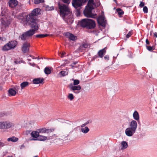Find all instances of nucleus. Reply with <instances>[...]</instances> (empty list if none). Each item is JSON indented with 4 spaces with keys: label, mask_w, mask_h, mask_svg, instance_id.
I'll use <instances>...</instances> for the list:
<instances>
[{
    "label": "nucleus",
    "mask_w": 157,
    "mask_h": 157,
    "mask_svg": "<svg viewBox=\"0 0 157 157\" xmlns=\"http://www.w3.org/2000/svg\"><path fill=\"white\" fill-rule=\"evenodd\" d=\"M91 121L90 120H89L86 122V123H87V124H89L90 123H91Z\"/></svg>",
    "instance_id": "56"
},
{
    "label": "nucleus",
    "mask_w": 157,
    "mask_h": 157,
    "mask_svg": "<svg viewBox=\"0 0 157 157\" xmlns=\"http://www.w3.org/2000/svg\"><path fill=\"white\" fill-rule=\"evenodd\" d=\"M40 9L36 8L34 9L31 13L29 14V17L31 18V19L34 22L37 23V21L36 16L40 14Z\"/></svg>",
    "instance_id": "4"
},
{
    "label": "nucleus",
    "mask_w": 157,
    "mask_h": 157,
    "mask_svg": "<svg viewBox=\"0 0 157 157\" xmlns=\"http://www.w3.org/2000/svg\"><path fill=\"white\" fill-rule=\"evenodd\" d=\"M39 134L37 131H34L31 133V136L33 137L32 139H37L39 136Z\"/></svg>",
    "instance_id": "20"
},
{
    "label": "nucleus",
    "mask_w": 157,
    "mask_h": 157,
    "mask_svg": "<svg viewBox=\"0 0 157 157\" xmlns=\"http://www.w3.org/2000/svg\"><path fill=\"white\" fill-rule=\"evenodd\" d=\"M104 17L102 16H100L97 19L98 24L104 27L105 26Z\"/></svg>",
    "instance_id": "12"
},
{
    "label": "nucleus",
    "mask_w": 157,
    "mask_h": 157,
    "mask_svg": "<svg viewBox=\"0 0 157 157\" xmlns=\"http://www.w3.org/2000/svg\"><path fill=\"white\" fill-rule=\"evenodd\" d=\"M17 42L16 41H11L9 42L10 45L11 49H14L17 45Z\"/></svg>",
    "instance_id": "22"
},
{
    "label": "nucleus",
    "mask_w": 157,
    "mask_h": 157,
    "mask_svg": "<svg viewBox=\"0 0 157 157\" xmlns=\"http://www.w3.org/2000/svg\"><path fill=\"white\" fill-rule=\"evenodd\" d=\"M44 2V0H34V3L36 4H38L40 3H42Z\"/></svg>",
    "instance_id": "41"
},
{
    "label": "nucleus",
    "mask_w": 157,
    "mask_h": 157,
    "mask_svg": "<svg viewBox=\"0 0 157 157\" xmlns=\"http://www.w3.org/2000/svg\"><path fill=\"white\" fill-rule=\"evenodd\" d=\"M87 0H81V3H82V2L83 3H86Z\"/></svg>",
    "instance_id": "55"
},
{
    "label": "nucleus",
    "mask_w": 157,
    "mask_h": 157,
    "mask_svg": "<svg viewBox=\"0 0 157 157\" xmlns=\"http://www.w3.org/2000/svg\"><path fill=\"white\" fill-rule=\"evenodd\" d=\"M73 126L72 124H66L65 126V130L66 132L69 133L67 135V136H68L73 131Z\"/></svg>",
    "instance_id": "8"
},
{
    "label": "nucleus",
    "mask_w": 157,
    "mask_h": 157,
    "mask_svg": "<svg viewBox=\"0 0 157 157\" xmlns=\"http://www.w3.org/2000/svg\"><path fill=\"white\" fill-rule=\"evenodd\" d=\"M154 36L157 38V33L155 32L154 34Z\"/></svg>",
    "instance_id": "57"
},
{
    "label": "nucleus",
    "mask_w": 157,
    "mask_h": 157,
    "mask_svg": "<svg viewBox=\"0 0 157 157\" xmlns=\"http://www.w3.org/2000/svg\"><path fill=\"white\" fill-rule=\"evenodd\" d=\"M30 84L27 81L24 82L20 84L21 89H23L25 87L28 86Z\"/></svg>",
    "instance_id": "26"
},
{
    "label": "nucleus",
    "mask_w": 157,
    "mask_h": 157,
    "mask_svg": "<svg viewBox=\"0 0 157 157\" xmlns=\"http://www.w3.org/2000/svg\"><path fill=\"white\" fill-rule=\"evenodd\" d=\"M44 81V79L43 78H37L33 80V82L34 84H38Z\"/></svg>",
    "instance_id": "21"
},
{
    "label": "nucleus",
    "mask_w": 157,
    "mask_h": 157,
    "mask_svg": "<svg viewBox=\"0 0 157 157\" xmlns=\"http://www.w3.org/2000/svg\"><path fill=\"white\" fill-rule=\"evenodd\" d=\"M6 142H3L1 141H0V147H3L6 145Z\"/></svg>",
    "instance_id": "46"
},
{
    "label": "nucleus",
    "mask_w": 157,
    "mask_h": 157,
    "mask_svg": "<svg viewBox=\"0 0 157 157\" xmlns=\"http://www.w3.org/2000/svg\"><path fill=\"white\" fill-rule=\"evenodd\" d=\"M1 20L2 24L5 27L8 26L10 24L9 21L6 19L4 20L3 18L1 19Z\"/></svg>",
    "instance_id": "24"
},
{
    "label": "nucleus",
    "mask_w": 157,
    "mask_h": 157,
    "mask_svg": "<svg viewBox=\"0 0 157 157\" xmlns=\"http://www.w3.org/2000/svg\"><path fill=\"white\" fill-rule=\"evenodd\" d=\"M90 131V129L89 128L86 126L84 128H81V132L83 133L86 134L87 133Z\"/></svg>",
    "instance_id": "31"
},
{
    "label": "nucleus",
    "mask_w": 157,
    "mask_h": 157,
    "mask_svg": "<svg viewBox=\"0 0 157 157\" xmlns=\"http://www.w3.org/2000/svg\"><path fill=\"white\" fill-rule=\"evenodd\" d=\"M85 125V126L87 125V124H87V123H86V122L84 124Z\"/></svg>",
    "instance_id": "64"
},
{
    "label": "nucleus",
    "mask_w": 157,
    "mask_h": 157,
    "mask_svg": "<svg viewBox=\"0 0 157 157\" xmlns=\"http://www.w3.org/2000/svg\"><path fill=\"white\" fill-rule=\"evenodd\" d=\"M72 5L76 10V14L77 16H79L80 15V9H78L82 6V3L81 0H72Z\"/></svg>",
    "instance_id": "5"
},
{
    "label": "nucleus",
    "mask_w": 157,
    "mask_h": 157,
    "mask_svg": "<svg viewBox=\"0 0 157 157\" xmlns=\"http://www.w3.org/2000/svg\"><path fill=\"white\" fill-rule=\"evenodd\" d=\"M104 58L105 60H108L109 59V55H107L104 57Z\"/></svg>",
    "instance_id": "50"
},
{
    "label": "nucleus",
    "mask_w": 157,
    "mask_h": 157,
    "mask_svg": "<svg viewBox=\"0 0 157 157\" xmlns=\"http://www.w3.org/2000/svg\"><path fill=\"white\" fill-rule=\"evenodd\" d=\"M72 80L73 81V85L74 86L78 85L79 83L80 82L78 80L74 79L73 78L72 79Z\"/></svg>",
    "instance_id": "35"
},
{
    "label": "nucleus",
    "mask_w": 157,
    "mask_h": 157,
    "mask_svg": "<svg viewBox=\"0 0 157 157\" xmlns=\"http://www.w3.org/2000/svg\"><path fill=\"white\" fill-rule=\"evenodd\" d=\"M24 147H25L24 145L23 144L21 146V149L22 148H24Z\"/></svg>",
    "instance_id": "61"
},
{
    "label": "nucleus",
    "mask_w": 157,
    "mask_h": 157,
    "mask_svg": "<svg viewBox=\"0 0 157 157\" xmlns=\"http://www.w3.org/2000/svg\"><path fill=\"white\" fill-rule=\"evenodd\" d=\"M133 117L135 120L137 121H139V114L137 111H134L133 114Z\"/></svg>",
    "instance_id": "23"
},
{
    "label": "nucleus",
    "mask_w": 157,
    "mask_h": 157,
    "mask_svg": "<svg viewBox=\"0 0 157 157\" xmlns=\"http://www.w3.org/2000/svg\"><path fill=\"white\" fill-rule=\"evenodd\" d=\"M144 5V3L143 2H141L139 5V6L140 7H143Z\"/></svg>",
    "instance_id": "49"
},
{
    "label": "nucleus",
    "mask_w": 157,
    "mask_h": 157,
    "mask_svg": "<svg viewBox=\"0 0 157 157\" xmlns=\"http://www.w3.org/2000/svg\"><path fill=\"white\" fill-rule=\"evenodd\" d=\"M31 132V131H29V130L27 131H26V133L27 134H28V133H30Z\"/></svg>",
    "instance_id": "59"
},
{
    "label": "nucleus",
    "mask_w": 157,
    "mask_h": 157,
    "mask_svg": "<svg viewBox=\"0 0 157 157\" xmlns=\"http://www.w3.org/2000/svg\"><path fill=\"white\" fill-rule=\"evenodd\" d=\"M130 128L136 131L137 126V122L135 120H132L130 124Z\"/></svg>",
    "instance_id": "17"
},
{
    "label": "nucleus",
    "mask_w": 157,
    "mask_h": 157,
    "mask_svg": "<svg viewBox=\"0 0 157 157\" xmlns=\"http://www.w3.org/2000/svg\"><path fill=\"white\" fill-rule=\"evenodd\" d=\"M30 46V44L27 42H25L23 44L21 50L24 53H25L29 52Z\"/></svg>",
    "instance_id": "10"
},
{
    "label": "nucleus",
    "mask_w": 157,
    "mask_h": 157,
    "mask_svg": "<svg viewBox=\"0 0 157 157\" xmlns=\"http://www.w3.org/2000/svg\"><path fill=\"white\" fill-rule=\"evenodd\" d=\"M98 56L97 55L95 56L92 58V60H94L95 59L98 58Z\"/></svg>",
    "instance_id": "53"
},
{
    "label": "nucleus",
    "mask_w": 157,
    "mask_h": 157,
    "mask_svg": "<svg viewBox=\"0 0 157 157\" xmlns=\"http://www.w3.org/2000/svg\"><path fill=\"white\" fill-rule=\"evenodd\" d=\"M143 11L144 13H146L148 12V9L147 6H145L143 9Z\"/></svg>",
    "instance_id": "45"
},
{
    "label": "nucleus",
    "mask_w": 157,
    "mask_h": 157,
    "mask_svg": "<svg viewBox=\"0 0 157 157\" xmlns=\"http://www.w3.org/2000/svg\"><path fill=\"white\" fill-rule=\"evenodd\" d=\"M146 48L147 49L150 51H152L154 49H153V47L151 46H146Z\"/></svg>",
    "instance_id": "47"
},
{
    "label": "nucleus",
    "mask_w": 157,
    "mask_h": 157,
    "mask_svg": "<svg viewBox=\"0 0 157 157\" xmlns=\"http://www.w3.org/2000/svg\"><path fill=\"white\" fill-rule=\"evenodd\" d=\"M51 68L49 67H46L44 70L45 73L47 75L51 74Z\"/></svg>",
    "instance_id": "30"
},
{
    "label": "nucleus",
    "mask_w": 157,
    "mask_h": 157,
    "mask_svg": "<svg viewBox=\"0 0 157 157\" xmlns=\"http://www.w3.org/2000/svg\"><path fill=\"white\" fill-rule=\"evenodd\" d=\"M4 121L0 122V129H5Z\"/></svg>",
    "instance_id": "38"
},
{
    "label": "nucleus",
    "mask_w": 157,
    "mask_h": 157,
    "mask_svg": "<svg viewBox=\"0 0 157 157\" xmlns=\"http://www.w3.org/2000/svg\"><path fill=\"white\" fill-rule=\"evenodd\" d=\"M68 87L71 90H72L74 91L75 93H78L79 92H75V90L79 91L81 89V87L80 85L78 86H74L71 83L68 86Z\"/></svg>",
    "instance_id": "11"
},
{
    "label": "nucleus",
    "mask_w": 157,
    "mask_h": 157,
    "mask_svg": "<svg viewBox=\"0 0 157 157\" xmlns=\"http://www.w3.org/2000/svg\"><path fill=\"white\" fill-rule=\"evenodd\" d=\"M45 7L46 9V10L48 11H51L53 10L54 9V7L53 6L50 7L48 5H45L44 6Z\"/></svg>",
    "instance_id": "32"
},
{
    "label": "nucleus",
    "mask_w": 157,
    "mask_h": 157,
    "mask_svg": "<svg viewBox=\"0 0 157 157\" xmlns=\"http://www.w3.org/2000/svg\"><path fill=\"white\" fill-rule=\"evenodd\" d=\"M85 125L84 124H82L81 125V127H82V128H84L85 127Z\"/></svg>",
    "instance_id": "58"
},
{
    "label": "nucleus",
    "mask_w": 157,
    "mask_h": 157,
    "mask_svg": "<svg viewBox=\"0 0 157 157\" xmlns=\"http://www.w3.org/2000/svg\"><path fill=\"white\" fill-rule=\"evenodd\" d=\"M10 46V45L9 42L5 44L3 47L2 49L4 51H8L11 49Z\"/></svg>",
    "instance_id": "27"
},
{
    "label": "nucleus",
    "mask_w": 157,
    "mask_h": 157,
    "mask_svg": "<svg viewBox=\"0 0 157 157\" xmlns=\"http://www.w3.org/2000/svg\"><path fill=\"white\" fill-rule=\"evenodd\" d=\"M94 8L89 7L86 6L83 11V13L85 16L88 17L95 18L96 14L92 13V10Z\"/></svg>",
    "instance_id": "6"
},
{
    "label": "nucleus",
    "mask_w": 157,
    "mask_h": 157,
    "mask_svg": "<svg viewBox=\"0 0 157 157\" xmlns=\"http://www.w3.org/2000/svg\"><path fill=\"white\" fill-rule=\"evenodd\" d=\"M18 18L19 19L21 22L24 25L28 24L32 28V29L24 32L20 35L19 38L21 40L25 41L31 37L35 33V31L38 29V25L37 23L33 21L31 19V18L29 17V15H27L25 13H22L19 14Z\"/></svg>",
    "instance_id": "1"
},
{
    "label": "nucleus",
    "mask_w": 157,
    "mask_h": 157,
    "mask_svg": "<svg viewBox=\"0 0 157 157\" xmlns=\"http://www.w3.org/2000/svg\"><path fill=\"white\" fill-rule=\"evenodd\" d=\"M132 34V31H130L126 36L127 38H129Z\"/></svg>",
    "instance_id": "44"
},
{
    "label": "nucleus",
    "mask_w": 157,
    "mask_h": 157,
    "mask_svg": "<svg viewBox=\"0 0 157 157\" xmlns=\"http://www.w3.org/2000/svg\"><path fill=\"white\" fill-rule=\"evenodd\" d=\"M19 63V62L17 61H14V63L15 64H17V63Z\"/></svg>",
    "instance_id": "60"
},
{
    "label": "nucleus",
    "mask_w": 157,
    "mask_h": 157,
    "mask_svg": "<svg viewBox=\"0 0 157 157\" xmlns=\"http://www.w3.org/2000/svg\"><path fill=\"white\" fill-rule=\"evenodd\" d=\"M89 47L90 46L87 43H84L79 47V49L80 50H82Z\"/></svg>",
    "instance_id": "25"
},
{
    "label": "nucleus",
    "mask_w": 157,
    "mask_h": 157,
    "mask_svg": "<svg viewBox=\"0 0 157 157\" xmlns=\"http://www.w3.org/2000/svg\"><path fill=\"white\" fill-rule=\"evenodd\" d=\"M57 136L56 134H54L52 136H50L47 138V137L43 136L40 135L38 136L37 139H30L31 140H40L41 141H44L47 140L52 139H55Z\"/></svg>",
    "instance_id": "7"
},
{
    "label": "nucleus",
    "mask_w": 157,
    "mask_h": 157,
    "mask_svg": "<svg viewBox=\"0 0 157 157\" xmlns=\"http://www.w3.org/2000/svg\"><path fill=\"white\" fill-rule=\"evenodd\" d=\"M117 11L120 15H121L124 13V12L120 8H118L117 9Z\"/></svg>",
    "instance_id": "37"
},
{
    "label": "nucleus",
    "mask_w": 157,
    "mask_h": 157,
    "mask_svg": "<svg viewBox=\"0 0 157 157\" xmlns=\"http://www.w3.org/2000/svg\"><path fill=\"white\" fill-rule=\"evenodd\" d=\"M63 18L68 25H71L73 22L74 18L72 17L71 13L70 15H67Z\"/></svg>",
    "instance_id": "9"
},
{
    "label": "nucleus",
    "mask_w": 157,
    "mask_h": 157,
    "mask_svg": "<svg viewBox=\"0 0 157 157\" xmlns=\"http://www.w3.org/2000/svg\"><path fill=\"white\" fill-rule=\"evenodd\" d=\"M66 54L65 52H60L59 53V56L61 57H63L64 56V55Z\"/></svg>",
    "instance_id": "48"
},
{
    "label": "nucleus",
    "mask_w": 157,
    "mask_h": 157,
    "mask_svg": "<svg viewBox=\"0 0 157 157\" xmlns=\"http://www.w3.org/2000/svg\"><path fill=\"white\" fill-rule=\"evenodd\" d=\"M5 115V113L2 112H0V117H2Z\"/></svg>",
    "instance_id": "52"
},
{
    "label": "nucleus",
    "mask_w": 157,
    "mask_h": 157,
    "mask_svg": "<svg viewBox=\"0 0 157 157\" xmlns=\"http://www.w3.org/2000/svg\"><path fill=\"white\" fill-rule=\"evenodd\" d=\"M49 35L47 34H38L35 35L36 37L37 38H44L46 36H48Z\"/></svg>",
    "instance_id": "33"
},
{
    "label": "nucleus",
    "mask_w": 157,
    "mask_h": 157,
    "mask_svg": "<svg viewBox=\"0 0 157 157\" xmlns=\"http://www.w3.org/2000/svg\"><path fill=\"white\" fill-rule=\"evenodd\" d=\"M146 43L147 44H149V40L147 39L146 40Z\"/></svg>",
    "instance_id": "54"
},
{
    "label": "nucleus",
    "mask_w": 157,
    "mask_h": 157,
    "mask_svg": "<svg viewBox=\"0 0 157 157\" xmlns=\"http://www.w3.org/2000/svg\"><path fill=\"white\" fill-rule=\"evenodd\" d=\"M58 7L59 10L60 15L62 18L71 14L70 10L67 5L58 3Z\"/></svg>",
    "instance_id": "3"
},
{
    "label": "nucleus",
    "mask_w": 157,
    "mask_h": 157,
    "mask_svg": "<svg viewBox=\"0 0 157 157\" xmlns=\"http://www.w3.org/2000/svg\"><path fill=\"white\" fill-rule=\"evenodd\" d=\"M121 144L122 145V147L124 149L128 147V144L126 142L123 141L122 142Z\"/></svg>",
    "instance_id": "34"
},
{
    "label": "nucleus",
    "mask_w": 157,
    "mask_h": 157,
    "mask_svg": "<svg viewBox=\"0 0 157 157\" xmlns=\"http://www.w3.org/2000/svg\"><path fill=\"white\" fill-rule=\"evenodd\" d=\"M65 36L69 39L72 40H75L77 39V37L73 34L69 32L65 33Z\"/></svg>",
    "instance_id": "16"
},
{
    "label": "nucleus",
    "mask_w": 157,
    "mask_h": 157,
    "mask_svg": "<svg viewBox=\"0 0 157 157\" xmlns=\"http://www.w3.org/2000/svg\"><path fill=\"white\" fill-rule=\"evenodd\" d=\"M5 129H8L13 128L15 125L12 122L9 121H4Z\"/></svg>",
    "instance_id": "13"
},
{
    "label": "nucleus",
    "mask_w": 157,
    "mask_h": 157,
    "mask_svg": "<svg viewBox=\"0 0 157 157\" xmlns=\"http://www.w3.org/2000/svg\"><path fill=\"white\" fill-rule=\"evenodd\" d=\"M85 125V126L87 125V124H87V123H86V122L84 124Z\"/></svg>",
    "instance_id": "63"
},
{
    "label": "nucleus",
    "mask_w": 157,
    "mask_h": 157,
    "mask_svg": "<svg viewBox=\"0 0 157 157\" xmlns=\"http://www.w3.org/2000/svg\"><path fill=\"white\" fill-rule=\"evenodd\" d=\"M79 24L81 27L86 28L87 29H93L96 26L94 21L89 19H82Z\"/></svg>",
    "instance_id": "2"
},
{
    "label": "nucleus",
    "mask_w": 157,
    "mask_h": 157,
    "mask_svg": "<svg viewBox=\"0 0 157 157\" xmlns=\"http://www.w3.org/2000/svg\"><path fill=\"white\" fill-rule=\"evenodd\" d=\"M130 127L127 128L125 130V133L126 135L128 136H131L133 135L136 131L131 129Z\"/></svg>",
    "instance_id": "14"
},
{
    "label": "nucleus",
    "mask_w": 157,
    "mask_h": 157,
    "mask_svg": "<svg viewBox=\"0 0 157 157\" xmlns=\"http://www.w3.org/2000/svg\"><path fill=\"white\" fill-rule=\"evenodd\" d=\"M8 92L9 95L10 96H14L16 93V91L12 89H10L8 90Z\"/></svg>",
    "instance_id": "29"
},
{
    "label": "nucleus",
    "mask_w": 157,
    "mask_h": 157,
    "mask_svg": "<svg viewBox=\"0 0 157 157\" xmlns=\"http://www.w3.org/2000/svg\"><path fill=\"white\" fill-rule=\"evenodd\" d=\"M106 52V48H105L99 51L98 54L99 57L102 58Z\"/></svg>",
    "instance_id": "19"
},
{
    "label": "nucleus",
    "mask_w": 157,
    "mask_h": 157,
    "mask_svg": "<svg viewBox=\"0 0 157 157\" xmlns=\"http://www.w3.org/2000/svg\"><path fill=\"white\" fill-rule=\"evenodd\" d=\"M18 3L16 0H10L9 2V6L12 8L15 7L17 5Z\"/></svg>",
    "instance_id": "18"
},
{
    "label": "nucleus",
    "mask_w": 157,
    "mask_h": 157,
    "mask_svg": "<svg viewBox=\"0 0 157 157\" xmlns=\"http://www.w3.org/2000/svg\"><path fill=\"white\" fill-rule=\"evenodd\" d=\"M85 125V126L87 125V124H87V123H86V122L84 124Z\"/></svg>",
    "instance_id": "62"
},
{
    "label": "nucleus",
    "mask_w": 157,
    "mask_h": 157,
    "mask_svg": "<svg viewBox=\"0 0 157 157\" xmlns=\"http://www.w3.org/2000/svg\"><path fill=\"white\" fill-rule=\"evenodd\" d=\"M59 74H60L62 76H64L67 75L68 72L67 71H61L59 72Z\"/></svg>",
    "instance_id": "39"
},
{
    "label": "nucleus",
    "mask_w": 157,
    "mask_h": 157,
    "mask_svg": "<svg viewBox=\"0 0 157 157\" xmlns=\"http://www.w3.org/2000/svg\"><path fill=\"white\" fill-rule=\"evenodd\" d=\"M77 61H74L72 64H71L70 66L71 67V68L74 69L75 68H77L78 67V66H75L77 63Z\"/></svg>",
    "instance_id": "36"
},
{
    "label": "nucleus",
    "mask_w": 157,
    "mask_h": 157,
    "mask_svg": "<svg viewBox=\"0 0 157 157\" xmlns=\"http://www.w3.org/2000/svg\"><path fill=\"white\" fill-rule=\"evenodd\" d=\"M100 3L99 2H97V4H95L94 2V0H89L87 5V7H91L94 8L93 5H94L95 6L98 7L100 6Z\"/></svg>",
    "instance_id": "15"
},
{
    "label": "nucleus",
    "mask_w": 157,
    "mask_h": 157,
    "mask_svg": "<svg viewBox=\"0 0 157 157\" xmlns=\"http://www.w3.org/2000/svg\"><path fill=\"white\" fill-rule=\"evenodd\" d=\"M18 138L15 137L14 136H12V137H10L7 139V141H11L13 142H16L18 141Z\"/></svg>",
    "instance_id": "28"
},
{
    "label": "nucleus",
    "mask_w": 157,
    "mask_h": 157,
    "mask_svg": "<svg viewBox=\"0 0 157 157\" xmlns=\"http://www.w3.org/2000/svg\"><path fill=\"white\" fill-rule=\"evenodd\" d=\"M38 131L39 134L40 133H45V128H40L39 129H38L37 130Z\"/></svg>",
    "instance_id": "43"
},
{
    "label": "nucleus",
    "mask_w": 157,
    "mask_h": 157,
    "mask_svg": "<svg viewBox=\"0 0 157 157\" xmlns=\"http://www.w3.org/2000/svg\"><path fill=\"white\" fill-rule=\"evenodd\" d=\"M54 128H51V129H46L45 128V133H48L49 132H51L53 131H54Z\"/></svg>",
    "instance_id": "42"
},
{
    "label": "nucleus",
    "mask_w": 157,
    "mask_h": 157,
    "mask_svg": "<svg viewBox=\"0 0 157 157\" xmlns=\"http://www.w3.org/2000/svg\"><path fill=\"white\" fill-rule=\"evenodd\" d=\"M67 98L71 101L74 98L73 94H69L67 96Z\"/></svg>",
    "instance_id": "40"
},
{
    "label": "nucleus",
    "mask_w": 157,
    "mask_h": 157,
    "mask_svg": "<svg viewBox=\"0 0 157 157\" xmlns=\"http://www.w3.org/2000/svg\"><path fill=\"white\" fill-rule=\"evenodd\" d=\"M6 40V39L4 37H0V41H4Z\"/></svg>",
    "instance_id": "51"
}]
</instances>
